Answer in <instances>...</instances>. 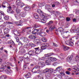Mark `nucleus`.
I'll return each mask as SVG.
<instances>
[{"label":"nucleus","mask_w":79,"mask_h":79,"mask_svg":"<svg viewBox=\"0 0 79 79\" xmlns=\"http://www.w3.org/2000/svg\"><path fill=\"white\" fill-rule=\"evenodd\" d=\"M23 23V22L22 21V20H20V22H19L18 21L14 22V23L17 26H22L23 25V24H22Z\"/></svg>","instance_id":"423d86ee"},{"label":"nucleus","mask_w":79,"mask_h":79,"mask_svg":"<svg viewBox=\"0 0 79 79\" xmlns=\"http://www.w3.org/2000/svg\"><path fill=\"white\" fill-rule=\"evenodd\" d=\"M75 59L77 60V61H78V60H79V56H77L75 58Z\"/></svg>","instance_id":"e2e57ef3"},{"label":"nucleus","mask_w":79,"mask_h":79,"mask_svg":"<svg viewBox=\"0 0 79 79\" xmlns=\"http://www.w3.org/2000/svg\"><path fill=\"white\" fill-rule=\"evenodd\" d=\"M27 68V65H23V69H26Z\"/></svg>","instance_id":"603ef678"},{"label":"nucleus","mask_w":79,"mask_h":79,"mask_svg":"<svg viewBox=\"0 0 79 79\" xmlns=\"http://www.w3.org/2000/svg\"><path fill=\"white\" fill-rule=\"evenodd\" d=\"M38 32H39V29H35L33 31L32 34H35L37 33L38 34Z\"/></svg>","instance_id":"aec40b11"},{"label":"nucleus","mask_w":79,"mask_h":79,"mask_svg":"<svg viewBox=\"0 0 79 79\" xmlns=\"http://www.w3.org/2000/svg\"><path fill=\"white\" fill-rule=\"evenodd\" d=\"M73 31L74 32H77L78 33L79 32V28L74 29L73 30Z\"/></svg>","instance_id":"cd10ccee"},{"label":"nucleus","mask_w":79,"mask_h":79,"mask_svg":"<svg viewBox=\"0 0 79 79\" xmlns=\"http://www.w3.org/2000/svg\"><path fill=\"white\" fill-rule=\"evenodd\" d=\"M46 76L47 77H50V74L49 73H47L46 74Z\"/></svg>","instance_id":"680f3d73"},{"label":"nucleus","mask_w":79,"mask_h":79,"mask_svg":"<svg viewBox=\"0 0 79 79\" xmlns=\"http://www.w3.org/2000/svg\"><path fill=\"white\" fill-rule=\"evenodd\" d=\"M39 65L41 67H44L45 66V62H39Z\"/></svg>","instance_id":"dca6fc26"},{"label":"nucleus","mask_w":79,"mask_h":79,"mask_svg":"<svg viewBox=\"0 0 79 79\" xmlns=\"http://www.w3.org/2000/svg\"><path fill=\"white\" fill-rule=\"evenodd\" d=\"M1 79H7V76L6 75H2L0 77Z\"/></svg>","instance_id":"5701e85b"},{"label":"nucleus","mask_w":79,"mask_h":79,"mask_svg":"<svg viewBox=\"0 0 79 79\" xmlns=\"http://www.w3.org/2000/svg\"><path fill=\"white\" fill-rule=\"evenodd\" d=\"M56 11L55 10H52L51 11L50 13H52L53 14H56Z\"/></svg>","instance_id":"5fc2aeb1"},{"label":"nucleus","mask_w":79,"mask_h":79,"mask_svg":"<svg viewBox=\"0 0 79 79\" xmlns=\"http://www.w3.org/2000/svg\"><path fill=\"white\" fill-rule=\"evenodd\" d=\"M63 48L64 51H66V50H69V47L65 46Z\"/></svg>","instance_id":"c9c22d12"},{"label":"nucleus","mask_w":79,"mask_h":79,"mask_svg":"<svg viewBox=\"0 0 79 79\" xmlns=\"http://www.w3.org/2000/svg\"><path fill=\"white\" fill-rule=\"evenodd\" d=\"M62 68L60 67H57L56 69V71H60V70H61Z\"/></svg>","instance_id":"4c0bfd02"},{"label":"nucleus","mask_w":79,"mask_h":79,"mask_svg":"<svg viewBox=\"0 0 79 79\" xmlns=\"http://www.w3.org/2000/svg\"><path fill=\"white\" fill-rule=\"evenodd\" d=\"M34 53H35L34 51H30L28 52V54L30 55V56H33L34 54Z\"/></svg>","instance_id":"412c9836"},{"label":"nucleus","mask_w":79,"mask_h":79,"mask_svg":"<svg viewBox=\"0 0 79 79\" xmlns=\"http://www.w3.org/2000/svg\"><path fill=\"white\" fill-rule=\"evenodd\" d=\"M45 63L47 65H50L51 63V62L49 59V58H47L45 61Z\"/></svg>","instance_id":"9d476101"},{"label":"nucleus","mask_w":79,"mask_h":79,"mask_svg":"<svg viewBox=\"0 0 79 79\" xmlns=\"http://www.w3.org/2000/svg\"><path fill=\"white\" fill-rule=\"evenodd\" d=\"M26 31H27V33L28 34H31V27H27L25 29Z\"/></svg>","instance_id":"ddd939ff"},{"label":"nucleus","mask_w":79,"mask_h":79,"mask_svg":"<svg viewBox=\"0 0 79 79\" xmlns=\"http://www.w3.org/2000/svg\"><path fill=\"white\" fill-rule=\"evenodd\" d=\"M18 4L19 5V6H20V7H23V6L24 5V4H23L22 2H21L19 3Z\"/></svg>","instance_id":"58836bf2"},{"label":"nucleus","mask_w":79,"mask_h":79,"mask_svg":"<svg viewBox=\"0 0 79 79\" xmlns=\"http://www.w3.org/2000/svg\"><path fill=\"white\" fill-rule=\"evenodd\" d=\"M60 74L61 75V76H64L65 75V74L63 72H61L60 73Z\"/></svg>","instance_id":"774afa93"},{"label":"nucleus","mask_w":79,"mask_h":79,"mask_svg":"<svg viewBox=\"0 0 79 79\" xmlns=\"http://www.w3.org/2000/svg\"><path fill=\"white\" fill-rule=\"evenodd\" d=\"M6 25L7 24H6V23H4L2 25H1V26L2 27H5Z\"/></svg>","instance_id":"6e6d98bb"},{"label":"nucleus","mask_w":79,"mask_h":79,"mask_svg":"<svg viewBox=\"0 0 79 79\" xmlns=\"http://www.w3.org/2000/svg\"><path fill=\"white\" fill-rule=\"evenodd\" d=\"M64 30L63 28L62 27H59L58 29V31H59L60 32H62Z\"/></svg>","instance_id":"c85d7f7f"},{"label":"nucleus","mask_w":79,"mask_h":79,"mask_svg":"<svg viewBox=\"0 0 79 79\" xmlns=\"http://www.w3.org/2000/svg\"><path fill=\"white\" fill-rule=\"evenodd\" d=\"M7 44L12 45H15V43L12 40H10V41H8Z\"/></svg>","instance_id":"a211bd4d"},{"label":"nucleus","mask_w":79,"mask_h":79,"mask_svg":"<svg viewBox=\"0 0 79 79\" xmlns=\"http://www.w3.org/2000/svg\"><path fill=\"white\" fill-rule=\"evenodd\" d=\"M6 24H11L12 23L10 22H6Z\"/></svg>","instance_id":"4d7b16f0"},{"label":"nucleus","mask_w":79,"mask_h":79,"mask_svg":"<svg viewBox=\"0 0 79 79\" xmlns=\"http://www.w3.org/2000/svg\"><path fill=\"white\" fill-rule=\"evenodd\" d=\"M54 29H55V26L49 27V30L50 31H53Z\"/></svg>","instance_id":"72a5a7b5"},{"label":"nucleus","mask_w":79,"mask_h":79,"mask_svg":"<svg viewBox=\"0 0 79 79\" xmlns=\"http://www.w3.org/2000/svg\"><path fill=\"white\" fill-rule=\"evenodd\" d=\"M34 16L35 19H37L39 18V15L37 14H34Z\"/></svg>","instance_id":"c756f323"},{"label":"nucleus","mask_w":79,"mask_h":79,"mask_svg":"<svg viewBox=\"0 0 79 79\" xmlns=\"http://www.w3.org/2000/svg\"><path fill=\"white\" fill-rule=\"evenodd\" d=\"M70 40H66L65 41V44L66 45H69L70 43Z\"/></svg>","instance_id":"a18cd8bd"},{"label":"nucleus","mask_w":79,"mask_h":79,"mask_svg":"<svg viewBox=\"0 0 79 79\" xmlns=\"http://www.w3.org/2000/svg\"><path fill=\"white\" fill-rule=\"evenodd\" d=\"M41 40L42 42H47V40L45 37L41 38Z\"/></svg>","instance_id":"bb28decb"},{"label":"nucleus","mask_w":79,"mask_h":79,"mask_svg":"<svg viewBox=\"0 0 79 79\" xmlns=\"http://www.w3.org/2000/svg\"><path fill=\"white\" fill-rule=\"evenodd\" d=\"M64 2L65 3H68V2H69V0H63Z\"/></svg>","instance_id":"bf43d9fd"},{"label":"nucleus","mask_w":79,"mask_h":79,"mask_svg":"<svg viewBox=\"0 0 79 79\" xmlns=\"http://www.w3.org/2000/svg\"><path fill=\"white\" fill-rule=\"evenodd\" d=\"M31 73H28L27 74V75H25V77L26 78H29L31 77Z\"/></svg>","instance_id":"7c9ffc66"},{"label":"nucleus","mask_w":79,"mask_h":79,"mask_svg":"<svg viewBox=\"0 0 79 79\" xmlns=\"http://www.w3.org/2000/svg\"><path fill=\"white\" fill-rule=\"evenodd\" d=\"M73 58V55H71L70 56H69L67 58V62H70L71 60H72V59Z\"/></svg>","instance_id":"6e6552de"},{"label":"nucleus","mask_w":79,"mask_h":79,"mask_svg":"<svg viewBox=\"0 0 79 79\" xmlns=\"http://www.w3.org/2000/svg\"><path fill=\"white\" fill-rule=\"evenodd\" d=\"M23 48H27L29 47L28 46V44H23Z\"/></svg>","instance_id":"473e14b6"},{"label":"nucleus","mask_w":79,"mask_h":79,"mask_svg":"<svg viewBox=\"0 0 79 79\" xmlns=\"http://www.w3.org/2000/svg\"><path fill=\"white\" fill-rule=\"evenodd\" d=\"M42 47H41L42 49L43 50H45V49H46V48L47 47H49V44L48 43H45L43 44H42Z\"/></svg>","instance_id":"20e7f679"},{"label":"nucleus","mask_w":79,"mask_h":79,"mask_svg":"<svg viewBox=\"0 0 79 79\" xmlns=\"http://www.w3.org/2000/svg\"><path fill=\"white\" fill-rule=\"evenodd\" d=\"M77 36H75L76 38V39H78V38L79 37V32L78 33H77Z\"/></svg>","instance_id":"864d4df0"},{"label":"nucleus","mask_w":79,"mask_h":79,"mask_svg":"<svg viewBox=\"0 0 79 79\" xmlns=\"http://www.w3.org/2000/svg\"><path fill=\"white\" fill-rule=\"evenodd\" d=\"M26 15V12L23 11L20 14V16L19 15H17V16H15V18L17 19H21V17H20V16L23 17V18H24Z\"/></svg>","instance_id":"f257e3e1"},{"label":"nucleus","mask_w":79,"mask_h":79,"mask_svg":"<svg viewBox=\"0 0 79 79\" xmlns=\"http://www.w3.org/2000/svg\"><path fill=\"white\" fill-rule=\"evenodd\" d=\"M16 40L17 42H19V39L18 37H16Z\"/></svg>","instance_id":"13d9d810"},{"label":"nucleus","mask_w":79,"mask_h":79,"mask_svg":"<svg viewBox=\"0 0 79 79\" xmlns=\"http://www.w3.org/2000/svg\"><path fill=\"white\" fill-rule=\"evenodd\" d=\"M23 9L25 11H29L31 10V7L29 6H26Z\"/></svg>","instance_id":"4468645a"},{"label":"nucleus","mask_w":79,"mask_h":79,"mask_svg":"<svg viewBox=\"0 0 79 79\" xmlns=\"http://www.w3.org/2000/svg\"><path fill=\"white\" fill-rule=\"evenodd\" d=\"M43 17H41L42 18H43V19H40L39 20L40 22H41V23H46V21H47V16H45L43 15Z\"/></svg>","instance_id":"7ed1b4c3"},{"label":"nucleus","mask_w":79,"mask_h":79,"mask_svg":"<svg viewBox=\"0 0 79 79\" xmlns=\"http://www.w3.org/2000/svg\"><path fill=\"white\" fill-rule=\"evenodd\" d=\"M22 39L23 40V41L24 42H27V41L28 40V39H27V38H25L24 37H22Z\"/></svg>","instance_id":"393cba45"},{"label":"nucleus","mask_w":79,"mask_h":79,"mask_svg":"<svg viewBox=\"0 0 79 79\" xmlns=\"http://www.w3.org/2000/svg\"><path fill=\"white\" fill-rule=\"evenodd\" d=\"M20 33H21V32L19 30L18 31H14V34L15 35H18V34H20Z\"/></svg>","instance_id":"2f4dec72"},{"label":"nucleus","mask_w":79,"mask_h":79,"mask_svg":"<svg viewBox=\"0 0 79 79\" xmlns=\"http://www.w3.org/2000/svg\"><path fill=\"white\" fill-rule=\"evenodd\" d=\"M29 45H30V46H31L32 47H35V44H33L32 43H30L29 44Z\"/></svg>","instance_id":"37998d69"},{"label":"nucleus","mask_w":79,"mask_h":79,"mask_svg":"<svg viewBox=\"0 0 79 79\" xmlns=\"http://www.w3.org/2000/svg\"><path fill=\"white\" fill-rule=\"evenodd\" d=\"M45 7L47 9V10H50L51 9V6L49 5H46Z\"/></svg>","instance_id":"f704fd0d"},{"label":"nucleus","mask_w":79,"mask_h":79,"mask_svg":"<svg viewBox=\"0 0 79 79\" xmlns=\"http://www.w3.org/2000/svg\"><path fill=\"white\" fill-rule=\"evenodd\" d=\"M40 35L41 37H44V36L46 35V33L44 32H42L40 34Z\"/></svg>","instance_id":"a878e982"},{"label":"nucleus","mask_w":79,"mask_h":79,"mask_svg":"<svg viewBox=\"0 0 79 79\" xmlns=\"http://www.w3.org/2000/svg\"><path fill=\"white\" fill-rule=\"evenodd\" d=\"M74 68H73V69H74L75 70H77V71L79 70V68L77 67V66H74Z\"/></svg>","instance_id":"a19ab883"},{"label":"nucleus","mask_w":79,"mask_h":79,"mask_svg":"<svg viewBox=\"0 0 79 79\" xmlns=\"http://www.w3.org/2000/svg\"><path fill=\"white\" fill-rule=\"evenodd\" d=\"M16 12L18 14V13H20V12H21V10L17 8L16 10Z\"/></svg>","instance_id":"79ce46f5"},{"label":"nucleus","mask_w":79,"mask_h":79,"mask_svg":"<svg viewBox=\"0 0 79 79\" xmlns=\"http://www.w3.org/2000/svg\"><path fill=\"white\" fill-rule=\"evenodd\" d=\"M50 60L52 62L55 61H56V60H57V59L55 57H50Z\"/></svg>","instance_id":"4be33fe9"},{"label":"nucleus","mask_w":79,"mask_h":79,"mask_svg":"<svg viewBox=\"0 0 79 79\" xmlns=\"http://www.w3.org/2000/svg\"><path fill=\"white\" fill-rule=\"evenodd\" d=\"M53 55V53H50L45 54L44 56H45V57H49V56H51V55Z\"/></svg>","instance_id":"b1692460"},{"label":"nucleus","mask_w":79,"mask_h":79,"mask_svg":"<svg viewBox=\"0 0 79 79\" xmlns=\"http://www.w3.org/2000/svg\"><path fill=\"white\" fill-rule=\"evenodd\" d=\"M43 73H48V69H46L43 71Z\"/></svg>","instance_id":"ea45409f"},{"label":"nucleus","mask_w":79,"mask_h":79,"mask_svg":"<svg viewBox=\"0 0 79 79\" xmlns=\"http://www.w3.org/2000/svg\"><path fill=\"white\" fill-rule=\"evenodd\" d=\"M23 60H24V57H21L19 58V60L20 61H22Z\"/></svg>","instance_id":"3c124183"},{"label":"nucleus","mask_w":79,"mask_h":79,"mask_svg":"<svg viewBox=\"0 0 79 79\" xmlns=\"http://www.w3.org/2000/svg\"><path fill=\"white\" fill-rule=\"evenodd\" d=\"M38 30H39V31H38V34H40V32H42V30L40 29H38Z\"/></svg>","instance_id":"69168bd1"},{"label":"nucleus","mask_w":79,"mask_h":79,"mask_svg":"<svg viewBox=\"0 0 79 79\" xmlns=\"http://www.w3.org/2000/svg\"><path fill=\"white\" fill-rule=\"evenodd\" d=\"M8 5H9V6L7 7V8L9 9H8L7 10V12H8V13H13L14 11L13 10L11 9V7L10 6V4H8Z\"/></svg>","instance_id":"0eeeda50"},{"label":"nucleus","mask_w":79,"mask_h":79,"mask_svg":"<svg viewBox=\"0 0 79 79\" xmlns=\"http://www.w3.org/2000/svg\"><path fill=\"white\" fill-rule=\"evenodd\" d=\"M40 39H38L35 40H34L33 42L35 44H36L37 45H39V44H40Z\"/></svg>","instance_id":"9b49d317"},{"label":"nucleus","mask_w":79,"mask_h":79,"mask_svg":"<svg viewBox=\"0 0 79 79\" xmlns=\"http://www.w3.org/2000/svg\"><path fill=\"white\" fill-rule=\"evenodd\" d=\"M74 40V37H72L70 39V43L69 45L70 46H73L74 45V43H73V41Z\"/></svg>","instance_id":"1a4fd4ad"},{"label":"nucleus","mask_w":79,"mask_h":79,"mask_svg":"<svg viewBox=\"0 0 79 79\" xmlns=\"http://www.w3.org/2000/svg\"><path fill=\"white\" fill-rule=\"evenodd\" d=\"M40 59L41 60H43V61H44V60H45L46 58L45 57H41Z\"/></svg>","instance_id":"8fccbe9b"},{"label":"nucleus","mask_w":79,"mask_h":79,"mask_svg":"<svg viewBox=\"0 0 79 79\" xmlns=\"http://www.w3.org/2000/svg\"><path fill=\"white\" fill-rule=\"evenodd\" d=\"M37 12L38 13H43V12H42V11L41 10H40V9H38Z\"/></svg>","instance_id":"de8ad7c7"},{"label":"nucleus","mask_w":79,"mask_h":79,"mask_svg":"<svg viewBox=\"0 0 79 79\" xmlns=\"http://www.w3.org/2000/svg\"><path fill=\"white\" fill-rule=\"evenodd\" d=\"M28 38L30 39H35L37 38V37L33 35H30L28 37Z\"/></svg>","instance_id":"f8f14e48"},{"label":"nucleus","mask_w":79,"mask_h":79,"mask_svg":"<svg viewBox=\"0 0 79 79\" xmlns=\"http://www.w3.org/2000/svg\"><path fill=\"white\" fill-rule=\"evenodd\" d=\"M2 66H3V67H5V68H6V63H3Z\"/></svg>","instance_id":"49530a36"},{"label":"nucleus","mask_w":79,"mask_h":79,"mask_svg":"<svg viewBox=\"0 0 79 79\" xmlns=\"http://www.w3.org/2000/svg\"><path fill=\"white\" fill-rule=\"evenodd\" d=\"M65 73L66 74H68V75H69V74H70V72L68 71H66L65 72Z\"/></svg>","instance_id":"338daca9"},{"label":"nucleus","mask_w":79,"mask_h":79,"mask_svg":"<svg viewBox=\"0 0 79 79\" xmlns=\"http://www.w3.org/2000/svg\"><path fill=\"white\" fill-rule=\"evenodd\" d=\"M67 32H68V31L65 32H61V34L63 36V37L64 38H67V37L65 36V35H66V34L67 33Z\"/></svg>","instance_id":"6ab92c4d"},{"label":"nucleus","mask_w":79,"mask_h":79,"mask_svg":"<svg viewBox=\"0 0 79 79\" xmlns=\"http://www.w3.org/2000/svg\"><path fill=\"white\" fill-rule=\"evenodd\" d=\"M10 31V30H9V29L8 28H5L4 31V34H8V33H9V32Z\"/></svg>","instance_id":"f3484780"},{"label":"nucleus","mask_w":79,"mask_h":79,"mask_svg":"<svg viewBox=\"0 0 79 79\" xmlns=\"http://www.w3.org/2000/svg\"><path fill=\"white\" fill-rule=\"evenodd\" d=\"M40 66H36L32 69V72L34 73H40Z\"/></svg>","instance_id":"f03ea898"},{"label":"nucleus","mask_w":79,"mask_h":79,"mask_svg":"<svg viewBox=\"0 0 79 79\" xmlns=\"http://www.w3.org/2000/svg\"><path fill=\"white\" fill-rule=\"evenodd\" d=\"M5 72L6 73H7V74H10V72L9 71H8V70L6 69L5 70Z\"/></svg>","instance_id":"052dcab7"},{"label":"nucleus","mask_w":79,"mask_h":79,"mask_svg":"<svg viewBox=\"0 0 79 79\" xmlns=\"http://www.w3.org/2000/svg\"><path fill=\"white\" fill-rule=\"evenodd\" d=\"M4 18L5 19H6V20H8V19H9L8 16L6 15H4Z\"/></svg>","instance_id":"e433bc0d"},{"label":"nucleus","mask_w":79,"mask_h":79,"mask_svg":"<svg viewBox=\"0 0 79 79\" xmlns=\"http://www.w3.org/2000/svg\"><path fill=\"white\" fill-rule=\"evenodd\" d=\"M66 20L67 21H70V18L69 17H67L66 18Z\"/></svg>","instance_id":"0e129e2a"},{"label":"nucleus","mask_w":79,"mask_h":79,"mask_svg":"<svg viewBox=\"0 0 79 79\" xmlns=\"http://www.w3.org/2000/svg\"><path fill=\"white\" fill-rule=\"evenodd\" d=\"M24 58L26 59V60H28V62H29L30 61V60H29V58H30V55H29L28 54H24Z\"/></svg>","instance_id":"39448f33"},{"label":"nucleus","mask_w":79,"mask_h":79,"mask_svg":"<svg viewBox=\"0 0 79 79\" xmlns=\"http://www.w3.org/2000/svg\"><path fill=\"white\" fill-rule=\"evenodd\" d=\"M41 47V49H40L38 50H37L35 51V52L36 54H40V52H42V50H43V49L42 48V47Z\"/></svg>","instance_id":"2eb2a0df"},{"label":"nucleus","mask_w":79,"mask_h":79,"mask_svg":"<svg viewBox=\"0 0 79 79\" xmlns=\"http://www.w3.org/2000/svg\"><path fill=\"white\" fill-rule=\"evenodd\" d=\"M53 69H48V73H52L53 72Z\"/></svg>","instance_id":"c03bdc74"},{"label":"nucleus","mask_w":79,"mask_h":79,"mask_svg":"<svg viewBox=\"0 0 79 79\" xmlns=\"http://www.w3.org/2000/svg\"><path fill=\"white\" fill-rule=\"evenodd\" d=\"M4 69L5 68H4V67L0 68V71L1 72H2L4 71Z\"/></svg>","instance_id":"09e8293b"}]
</instances>
